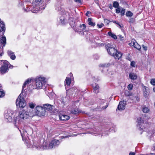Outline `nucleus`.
<instances>
[{
	"label": "nucleus",
	"instance_id": "f257e3e1",
	"mask_svg": "<svg viewBox=\"0 0 155 155\" xmlns=\"http://www.w3.org/2000/svg\"><path fill=\"white\" fill-rule=\"evenodd\" d=\"M29 117V113L23 110L20 111L19 115L14 119L15 125L17 126V124H19L22 122L23 120L27 119Z\"/></svg>",
	"mask_w": 155,
	"mask_h": 155
},
{
	"label": "nucleus",
	"instance_id": "f03ea898",
	"mask_svg": "<svg viewBox=\"0 0 155 155\" xmlns=\"http://www.w3.org/2000/svg\"><path fill=\"white\" fill-rule=\"evenodd\" d=\"M46 79L44 77L41 76L37 77L35 78L36 87L35 89H41L43 85L46 83Z\"/></svg>",
	"mask_w": 155,
	"mask_h": 155
},
{
	"label": "nucleus",
	"instance_id": "7ed1b4c3",
	"mask_svg": "<svg viewBox=\"0 0 155 155\" xmlns=\"http://www.w3.org/2000/svg\"><path fill=\"white\" fill-rule=\"evenodd\" d=\"M21 93L19 96L16 101V104L17 107L22 108L25 107L26 105V102L23 96H22Z\"/></svg>",
	"mask_w": 155,
	"mask_h": 155
},
{
	"label": "nucleus",
	"instance_id": "20e7f679",
	"mask_svg": "<svg viewBox=\"0 0 155 155\" xmlns=\"http://www.w3.org/2000/svg\"><path fill=\"white\" fill-rule=\"evenodd\" d=\"M0 68V74H3L8 71L9 68H10L9 63L6 60H3V62Z\"/></svg>",
	"mask_w": 155,
	"mask_h": 155
},
{
	"label": "nucleus",
	"instance_id": "39448f33",
	"mask_svg": "<svg viewBox=\"0 0 155 155\" xmlns=\"http://www.w3.org/2000/svg\"><path fill=\"white\" fill-rule=\"evenodd\" d=\"M35 112L38 116L41 117L45 115V111L43 107L38 106L35 108Z\"/></svg>",
	"mask_w": 155,
	"mask_h": 155
},
{
	"label": "nucleus",
	"instance_id": "423d86ee",
	"mask_svg": "<svg viewBox=\"0 0 155 155\" xmlns=\"http://www.w3.org/2000/svg\"><path fill=\"white\" fill-rule=\"evenodd\" d=\"M14 112L10 109H8L5 111L4 117L7 121L10 122L12 121V116L14 114Z\"/></svg>",
	"mask_w": 155,
	"mask_h": 155
},
{
	"label": "nucleus",
	"instance_id": "0eeeda50",
	"mask_svg": "<svg viewBox=\"0 0 155 155\" xmlns=\"http://www.w3.org/2000/svg\"><path fill=\"white\" fill-rule=\"evenodd\" d=\"M42 0H35L33 3L34 10H32V12L33 13H36L38 11L42 10V8L39 7L38 5L41 2Z\"/></svg>",
	"mask_w": 155,
	"mask_h": 155
},
{
	"label": "nucleus",
	"instance_id": "6e6552de",
	"mask_svg": "<svg viewBox=\"0 0 155 155\" xmlns=\"http://www.w3.org/2000/svg\"><path fill=\"white\" fill-rule=\"evenodd\" d=\"M60 142L58 140H52L49 144V146L47 147L45 146V148H44V149H50L53 147H56L59 144Z\"/></svg>",
	"mask_w": 155,
	"mask_h": 155
},
{
	"label": "nucleus",
	"instance_id": "1a4fd4ad",
	"mask_svg": "<svg viewBox=\"0 0 155 155\" xmlns=\"http://www.w3.org/2000/svg\"><path fill=\"white\" fill-rule=\"evenodd\" d=\"M106 48L109 54L112 56L114 55V54L117 50L114 48L112 47L110 44H107L106 46Z\"/></svg>",
	"mask_w": 155,
	"mask_h": 155
},
{
	"label": "nucleus",
	"instance_id": "9d476101",
	"mask_svg": "<svg viewBox=\"0 0 155 155\" xmlns=\"http://www.w3.org/2000/svg\"><path fill=\"white\" fill-rule=\"evenodd\" d=\"M130 44L131 45L133 46L134 48L137 49L138 50H140L141 48L140 46L134 39L132 40L131 42L130 43Z\"/></svg>",
	"mask_w": 155,
	"mask_h": 155
},
{
	"label": "nucleus",
	"instance_id": "9b49d317",
	"mask_svg": "<svg viewBox=\"0 0 155 155\" xmlns=\"http://www.w3.org/2000/svg\"><path fill=\"white\" fill-rule=\"evenodd\" d=\"M126 101H120L117 107L118 109L120 110H124L126 105Z\"/></svg>",
	"mask_w": 155,
	"mask_h": 155
},
{
	"label": "nucleus",
	"instance_id": "f8f14e48",
	"mask_svg": "<svg viewBox=\"0 0 155 155\" xmlns=\"http://www.w3.org/2000/svg\"><path fill=\"white\" fill-rule=\"evenodd\" d=\"M33 81V79H28L26 81H25L22 86V92H23V90H25L26 89L25 88L26 87V86H28V84L31 83Z\"/></svg>",
	"mask_w": 155,
	"mask_h": 155
},
{
	"label": "nucleus",
	"instance_id": "ddd939ff",
	"mask_svg": "<svg viewBox=\"0 0 155 155\" xmlns=\"http://www.w3.org/2000/svg\"><path fill=\"white\" fill-rule=\"evenodd\" d=\"M53 105L48 104H47L43 105L44 108H45V110L51 111L53 109Z\"/></svg>",
	"mask_w": 155,
	"mask_h": 155
},
{
	"label": "nucleus",
	"instance_id": "4468645a",
	"mask_svg": "<svg viewBox=\"0 0 155 155\" xmlns=\"http://www.w3.org/2000/svg\"><path fill=\"white\" fill-rule=\"evenodd\" d=\"M55 9L58 11H60V13L61 14H66V12L63 8H62L59 5H56Z\"/></svg>",
	"mask_w": 155,
	"mask_h": 155
},
{
	"label": "nucleus",
	"instance_id": "2eb2a0df",
	"mask_svg": "<svg viewBox=\"0 0 155 155\" xmlns=\"http://www.w3.org/2000/svg\"><path fill=\"white\" fill-rule=\"evenodd\" d=\"M137 120L138 125V126H137V127H139V129L140 130H143V128H141V127L140 126L143 124L144 121L141 117L138 118Z\"/></svg>",
	"mask_w": 155,
	"mask_h": 155
},
{
	"label": "nucleus",
	"instance_id": "dca6fc26",
	"mask_svg": "<svg viewBox=\"0 0 155 155\" xmlns=\"http://www.w3.org/2000/svg\"><path fill=\"white\" fill-rule=\"evenodd\" d=\"M59 118L60 120H68L70 118L69 116L65 114H60Z\"/></svg>",
	"mask_w": 155,
	"mask_h": 155
},
{
	"label": "nucleus",
	"instance_id": "f3484780",
	"mask_svg": "<svg viewBox=\"0 0 155 155\" xmlns=\"http://www.w3.org/2000/svg\"><path fill=\"white\" fill-rule=\"evenodd\" d=\"M86 28V26L85 24H83L82 25H81L78 28V30H76V32H81L84 31Z\"/></svg>",
	"mask_w": 155,
	"mask_h": 155
},
{
	"label": "nucleus",
	"instance_id": "a211bd4d",
	"mask_svg": "<svg viewBox=\"0 0 155 155\" xmlns=\"http://www.w3.org/2000/svg\"><path fill=\"white\" fill-rule=\"evenodd\" d=\"M5 30V24L3 21H0V31L3 32V34H4Z\"/></svg>",
	"mask_w": 155,
	"mask_h": 155
},
{
	"label": "nucleus",
	"instance_id": "6ab92c4d",
	"mask_svg": "<svg viewBox=\"0 0 155 155\" xmlns=\"http://www.w3.org/2000/svg\"><path fill=\"white\" fill-rule=\"evenodd\" d=\"M122 56V53L117 51L115 53L114 55L113 56L116 59L118 60L119 59L121 58Z\"/></svg>",
	"mask_w": 155,
	"mask_h": 155
},
{
	"label": "nucleus",
	"instance_id": "aec40b11",
	"mask_svg": "<svg viewBox=\"0 0 155 155\" xmlns=\"http://www.w3.org/2000/svg\"><path fill=\"white\" fill-rule=\"evenodd\" d=\"M129 77L130 79L133 80H136L137 78V74L134 73L132 72L130 73Z\"/></svg>",
	"mask_w": 155,
	"mask_h": 155
},
{
	"label": "nucleus",
	"instance_id": "412c9836",
	"mask_svg": "<svg viewBox=\"0 0 155 155\" xmlns=\"http://www.w3.org/2000/svg\"><path fill=\"white\" fill-rule=\"evenodd\" d=\"M92 85L94 92L96 93H98L99 88V87L98 85L96 83H95L94 84H93Z\"/></svg>",
	"mask_w": 155,
	"mask_h": 155
},
{
	"label": "nucleus",
	"instance_id": "4be33fe9",
	"mask_svg": "<svg viewBox=\"0 0 155 155\" xmlns=\"http://www.w3.org/2000/svg\"><path fill=\"white\" fill-rule=\"evenodd\" d=\"M7 53L12 59L13 60L15 59V56L14 53L12 51H8Z\"/></svg>",
	"mask_w": 155,
	"mask_h": 155
},
{
	"label": "nucleus",
	"instance_id": "5701e85b",
	"mask_svg": "<svg viewBox=\"0 0 155 155\" xmlns=\"http://www.w3.org/2000/svg\"><path fill=\"white\" fill-rule=\"evenodd\" d=\"M60 21L62 24H64L66 22V19L65 16L64 15L61 16L60 17Z\"/></svg>",
	"mask_w": 155,
	"mask_h": 155
},
{
	"label": "nucleus",
	"instance_id": "b1692460",
	"mask_svg": "<svg viewBox=\"0 0 155 155\" xmlns=\"http://www.w3.org/2000/svg\"><path fill=\"white\" fill-rule=\"evenodd\" d=\"M71 82V79L69 78L66 77L65 81V85H67V86H69Z\"/></svg>",
	"mask_w": 155,
	"mask_h": 155
},
{
	"label": "nucleus",
	"instance_id": "393cba45",
	"mask_svg": "<svg viewBox=\"0 0 155 155\" xmlns=\"http://www.w3.org/2000/svg\"><path fill=\"white\" fill-rule=\"evenodd\" d=\"M69 101V100L68 97H63L61 98V102L63 104H66Z\"/></svg>",
	"mask_w": 155,
	"mask_h": 155
},
{
	"label": "nucleus",
	"instance_id": "a878e982",
	"mask_svg": "<svg viewBox=\"0 0 155 155\" xmlns=\"http://www.w3.org/2000/svg\"><path fill=\"white\" fill-rule=\"evenodd\" d=\"M19 130L21 132V136L22 138V139L23 140H24V138L25 137V136H26L28 134L27 132L25 130H24L23 129L22 130V132L21 131V130Z\"/></svg>",
	"mask_w": 155,
	"mask_h": 155
},
{
	"label": "nucleus",
	"instance_id": "bb28decb",
	"mask_svg": "<svg viewBox=\"0 0 155 155\" xmlns=\"http://www.w3.org/2000/svg\"><path fill=\"white\" fill-rule=\"evenodd\" d=\"M0 41L1 43L3 44V46H5L6 44V38L4 36L1 38Z\"/></svg>",
	"mask_w": 155,
	"mask_h": 155
},
{
	"label": "nucleus",
	"instance_id": "cd10ccee",
	"mask_svg": "<svg viewBox=\"0 0 155 155\" xmlns=\"http://www.w3.org/2000/svg\"><path fill=\"white\" fill-rule=\"evenodd\" d=\"M108 34L109 36L111 37L112 38H114V39H117V36L113 33L111 32H108Z\"/></svg>",
	"mask_w": 155,
	"mask_h": 155
},
{
	"label": "nucleus",
	"instance_id": "c85d7f7f",
	"mask_svg": "<svg viewBox=\"0 0 155 155\" xmlns=\"http://www.w3.org/2000/svg\"><path fill=\"white\" fill-rule=\"evenodd\" d=\"M91 20V18H89L88 19L87 21L88 24L89 25L94 26L95 25V23H94Z\"/></svg>",
	"mask_w": 155,
	"mask_h": 155
},
{
	"label": "nucleus",
	"instance_id": "c756f323",
	"mask_svg": "<svg viewBox=\"0 0 155 155\" xmlns=\"http://www.w3.org/2000/svg\"><path fill=\"white\" fill-rule=\"evenodd\" d=\"M71 113L74 114H77L79 112L78 109L77 108L74 109L71 111Z\"/></svg>",
	"mask_w": 155,
	"mask_h": 155
},
{
	"label": "nucleus",
	"instance_id": "7c9ffc66",
	"mask_svg": "<svg viewBox=\"0 0 155 155\" xmlns=\"http://www.w3.org/2000/svg\"><path fill=\"white\" fill-rule=\"evenodd\" d=\"M125 94L126 96L128 97L131 96L132 95V93L128 91H125Z\"/></svg>",
	"mask_w": 155,
	"mask_h": 155
},
{
	"label": "nucleus",
	"instance_id": "2f4dec72",
	"mask_svg": "<svg viewBox=\"0 0 155 155\" xmlns=\"http://www.w3.org/2000/svg\"><path fill=\"white\" fill-rule=\"evenodd\" d=\"M126 15L127 17H132L133 15V14L130 11H129L126 12Z\"/></svg>",
	"mask_w": 155,
	"mask_h": 155
},
{
	"label": "nucleus",
	"instance_id": "473e14b6",
	"mask_svg": "<svg viewBox=\"0 0 155 155\" xmlns=\"http://www.w3.org/2000/svg\"><path fill=\"white\" fill-rule=\"evenodd\" d=\"M119 4L116 1L114 2L113 6L115 8H117L118 7Z\"/></svg>",
	"mask_w": 155,
	"mask_h": 155
},
{
	"label": "nucleus",
	"instance_id": "72a5a7b5",
	"mask_svg": "<svg viewBox=\"0 0 155 155\" xmlns=\"http://www.w3.org/2000/svg\"><path fill=\"white\" fill-rule=\"evenodd\" d=\"M142 110L143 113H147L149 112V110L147 107H145L143 108Z\"/></svg>",
	"mask_w": 155,
	"mask_h": 155
},
{
	"label": "nucleus",
	"instance_id": "f704fd0d",
	"mask_svg": "<svg viewBox=\"0 0 155 155\" xmlns=\"http://www.w3.org/2000/svg\"><path fill=\"white\" fill-rule=\"evenodd\" d=\"M29 107L31 108H33L35 106V104L32 103H29L28 104Z\"/></svg>",
	"mask_w": 155,
	"mask_h": 155
},
{
	"label": "nucleus",
	"instance_id": "c9c22d12",
	"mask_svg": "<svg viewBox=\"0 0 155 155\" xmlns=\"http://www.w3.org/2000/svg\"><path fill=\"white\" fill-rule=\"evenodd\" d=\"M149 94V93L147 91L146 89L145 88V90L143 92V95L144 96L146 97H147L148 96V95Z\"/></svg>",
	"mask_w": 155,
	"mask_h": 155
},
{
	"label": "nucleus",
	"instance_id": "e433bc0d",
	"mask_svg": "<svg viewBox=\"0 0 155 155\" xmlns=\"http://www.w3.org/2000/svg\"><path fill=\"white\" fill-rule=\"evenodd\" d=\"M150 84L153 86H155V78H153L151 79Z\"/></svg>",
	"mask_w": 155,
	"mask_h": 155
},
{
	"label": "nucleus",
	"instance_id": "4c0bfd02",
	"mask_svg": "<svg viewBox=\"0 0 155 155\" xmlns=\"http://www.w3.org/2000/svg\"><path fill=\"white\" fill-rule=\"evenodd\" d=\"M133 87V84H130L128 86L127 88L129 90L131 91L132 90Z\"/></svg>",
	"mask_w": 155,
	"mask_h": 155
},
{
	"label": "nucleus",
	"instance_id": "58836bf2",
	"mask_svg": "<svg viewBox=\"0 0 155 155\" xmlns=\"http://www.w3.org/2000/svg\"><path fill=\"white\" fill-rule=\"evenodd\" d=\"M5 95L4 92L1 91H0V97H2Z\"/></svg>",
	"mask_w": 155,
	"mask_h": 155
},
{
	"label": "nucleus",
	"instance_id": "ea45409f",
	"mask_svg": "<svg viewBox=\"0 0 155 155\" xmlns=\"http://www.w3.org/2000/svg\"><path fill=\"white\" fill-rule=\"evenodd\" d=\"M125 10L124 8H122L121 11H120V13L122 15H124V14Z\"/></svg>",
	"mask_w": 155,
	"mask_h": 155
},
{
	"label": "nucleus",
	"instance_id": "a19ab883",
	"mask_svg": "<svg viewBox=\"0 0 155 155\" xmlns=\"http://www.w3.org/2000/svg\"><path fill=\"white\" fill-rule=\"evenodd\" d=\"M3 48H2L1 47H0V56H2L3 54Z\"/></svg>",
	"mask_w": 155,
	"mask_h": 155
},
{
	"label": "nucleus",
	"instance_id": "79ce46f5",
	"mask_svg": "<svg viewBox=\"0 0 155 155\" xmlns=\"http://www.w3.org/2000/svg\"><path fill=\"white\" fill-rule=\"evenodd\" d=\"M120 12V8H117L116 10V13L117 14L119 13Z\"/></svg>",
	"mask_w": 155,
	"mask_h": 155
},
{
	"label": "nucleus",
	"instance_id": "37998d69",
	"mask_svg": "<svg viewBox=\"0 0 155 155\" xmlns=\"http://www.w3.org/2000/svg\"><path fill=\"white\" fill-rule=\"evenodd\" d=\"M104 24L101 23L100 24H97V26L99 28H101L102 26H104Z\"/></svg>",
	"mask_w": 155,
	"mask_h": 155
},
{
	"label": "nucleus",
	"instance_id": "c03bdc74",
	"mask_svg": "<svg viewBox=\"0 0 155 155\" xmlns=\"http://www.w3.org/2000/svg\"><path fill=\"white\" fill-rule=\"evenodd\" d=\"M135 65V62L134 61H132L130 63V65L132 67H134Z\"/></svg>",
	"mask_w": 155,
	"mask_h": 155
},
{
	"label": "nucleus",
	"instance_id": "a18cd8bd",
	"mask_svg": "<svg viewBox=\"0 0 155 155\" xmlns=\"http://www.w3.org/2000/svg\"><path fill=\"white\" fill-rule=\"evenodd\" d=\"M120 40H123V37L121 35H119L118 36Z\"/></svg>",
	"mask_w": 155,
	"mask_h": 155
},
{
	"label": "nucleus",
	"instance_id": "49530a36",
	"mask_svg": "<svg viewBox=\"0 0 155 155\" xmlns=\"http://www.w3.org/2000/svg\"><path fill=\"white\" fill-rule=\"evenodd\" d=\"M142 47L143 48L145 51H147V47L145 46L144 45H143Z\"/></svg>",
	"mask_w": 155,
	"mask_h": 155
},
{
	"label": "nucleus",
	"instance_id": "de8ad7c7",
	"mask_svg": "<svg viewBox=\"0 0 155 155\" xmlns=\"http://www.w3.org/2000/svg\"><path fill=\"white\" fill-rule=\"evenodd\" d=\"M108 104H106V105L105 106L102 107V108L103 110L105 109L108 107Z\"/></svg>",
	"mask_w": 155,
	"mask_h": 155
},
{
	"label": "nucleus",
	"instance_id": "09e8293b",
	"mask_svg": "<svg viewBox=\"0 0 155 155\" xmlns=\"http://www.w3.org/2000/svg\"><path fill=\"white\" fill-rule=\"evenodd\" d=\"M134 19L133 18H130V20H129V22H130L133 23L134 22Z\"/></svg>",
	"mask_w": 155,
	"mask_h": 155
},
{
	"label": "nucleus",
	"instance_id": "8fccbe9b",
	"mask_svg": "<svg viewBox=\"0 0 155 155\" xmlns=\"http://www.w3.org/2000/svg\"><path fill=\"white\" fill-rule=\"evenodd\" d=\"M30 8H28L27 9L25 8H23V9H24V11H25V12H28L30 10Z\"/></svg>",
	"mask_w": 155,
	"mask_h": 155
},
{
	"label": "nucleus",
	"instance_id": "3c124183",
	"mask_svg": "<svg viewBox=\"0 0 155 155\" xmlns=\"http://www.w3.org/2000/svg\"><path fill=\"white\" fill-rule=\"evenodd\" d=\"M135 98L137 101H139L140 100V98L136 96H135Z\"/></svg>",
	"mask_w": 155,
	"mask_h": 155
},
{
	"label": "nucleus",
	"instance_id": "603ef678",
	"mask_svg": "<svg viewBox=\"0 0 155 155\" xmlns=\"http://www.w3.org/2000/svg\"><path fill=\"white\" fill-rule=\"evenodd\" d=\"M91 12H90L89 11H87V12H86V16L89 17L88 14H91Z\"/></svg>",
	"mask_w": 155,
	"mask_h": 155
},
{
	"label": "nucleus",
	"instance_id": "864d4df0",
	"mask_svg": "<svg viewBox=\"0 0 155 155\" xmlns=\"http://www.w3.org/2000/svg\"><path fill=\"white\" fill-rule=\"evenodd\" d=\"M75 2H78V3H81V0H74Z\"/></svg>",
	"mask_w": 155,
	"mask_h": 155
},
{
	"label": "nucleus",
	"instance_id": "5fc2aeb1",
	"mask_svg": "<svg viewBox=\"0 0 155 155\" xmlns=\"http://www.w3.org/2000/svg\"><path fill=\"white\" fill-rule=\"evenodd\" d=\"M110 65V64H109V63H108L107 64V65H106V64H104V65L103 66H106V67H107V66H109Z\"/></svg>",
	"mask_w": 155,
	"mask_h": 155
},
{
	"label": "nucleus",
	"instance_id": "6e6d98bb",
	"mask_svg": "<svg viewBox=\"0 0 155 155\" xmlns=\"http://www.w3.org/2000/svg\"><path fill=\"white\" fill-rule=\"evenodd\" d=\"M129 155H135V154L133 152H130L129 153Z\"/></svg>",
	"mask_w": 155,
	"mask_h": 155
},
{
	"label": "nucleus",
	"instance_id": "4d7b16f0",
	"mask_svg": "<svg viewBox=\"0 0 155 155\" xmlns=\"http://www.w3.org/2000/svg\"><path fill=\"white\" fill-rule=\"evenodd\" d=\"M119 26V27L120 28H122V25L121 24H120L119 23L118 25Z\"/></svg>",
	"mask_w": 155,
	"mask_h": 155
},
{
	"label": "nucleus",
	"instance_id": "13d9d810",
	"mask_svg": "<svg viewBox=\"0 0 155 155\" xmlns=\"http://www.w3.org/2000/svg\"><path fill=\"white\" fill-rule=\"evenodd\" d=\"M100 101H101L102 103H104L105 102V101L104 100H100Z\"/></svg>",
	"mask_w": 155,
	"mask_h": 155
},
{
	"label": "nucleus",
	"instance_id": "bf43d9fd",
	"mask_svg": "<svg viewBox=\"0 0 155 155\" xmlns=\"http://www.w3.org/2000/svg\"><path fill=\"white\" fill-rule=\"evenodd\" d=\"M152 150L153 151L155 152V144L154 145L153 147L152 148Z\"/></svg>",
	"mask_w": 155,
	"mask_h": 155
},
{
	"label": "nucleus",
	"instance_id": "052dcab7",
	"mask_svg": "<svg viewBox=\"0 0 155 155\" xmlns=\"http://www.w3.org/2000/svg\"><path fill=\"white\" fill-rule=\"evenodd\" d=\"M3 62V60H0V64H2Z\"/></svg>",
	"mask_w": 155,
	"mask_h": 155
},
{
	"label": "nucleus",
	"instance_id": "680f3d73",
	"mask_svg": "<svg viewBox=\"0 0 155 155\" xmlns=\"http://www.w3.org/2000/svg\"><path fill=\"white\" fill-rule=\"evenodd\" d=\"M113 22L117 25H118V24L119 23L118 22L116 21H114Z\"/></svg>",
	"mask_w": 155,
	"mask_h": 155
},
{
	"label": "nucleus",
	"instance_id": "e2e57ef3",
	"mask_svg": "<svg viewBox=\"0 0 155 155\" xmlns=\"http://www.w3.org/2000/svg\"><path fill=\"white\" fill-rule=\"evenodd\" d=\"M68 137V136H63V138H67Z\"/></svg>",
	"mask_w": 155,
	"mask_h": 155
},
{
	"label": "nucleus",
	"instance_id": "0e129e2a",
	"mask_svg": "<svg viewBox=\"0 0 155 155\" xmlns=\"http://www.w3.org/2000/svg\"><path fill=\"white\" fill-rule=\"evenodd\" d=\"M153 91L154 92H155V87L153 88Z\"/></svg>",
	"mask_w": 155,
	"mask_h": 155
},
{
	"label": "nucleus",
	"instance_id": "69168bd1",
	"mask_svg": "<svg viewBox=\"0 0 155 155\" xmlns=\"http://www.w3.org/2000/svg\"><path fill=\"white\" fill-rule=\"evenodd\" d=\"M2 89V86L1 84H0V90Z\"/></svg>",
	"mask_w": 155,
	"mask_h": 155
},
{
	"label": "nucleus",
	"instance_id": "338daca9",
	"mask_svg": "<svg viewBox=\"0 0 155 155\" xmlns=\"http://www.w3.org/2000/svg\"><path fill=\"white\" fill-rule=\"evenodd\" d=\"M69 75L70 76H72V74L71 73H70V74H69Z\"/></svg>",
	"mask_w": 155,
	"mask_h": 155
}]
</instances>
